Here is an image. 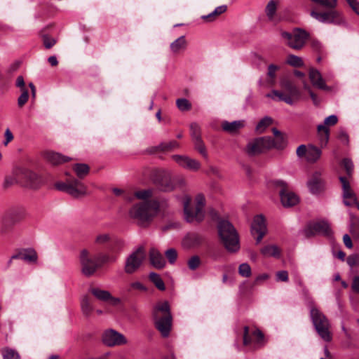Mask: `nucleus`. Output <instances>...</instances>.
I'll use <instances>...</instances> for the list:
<instances>
[{"mask_svg": "<svg viewBox=\"0 0 359 359\" xmlns=\"http://www.w3.org/2000/svg\"><path fill=\"white\" fill-rule=\"evenodd\" d=\"M160 203L157 200L135 203L128 210V216L140 226H146L157 216Z\"/></svg>", "mask_w": 359, "mask_h": 359, "instance_id": "nucleus-1", "label": "nucleus"}, {"mask_svg": "<svg viewBox=\"0 0 359 359\" xmlns=\"http://www.w3.org/2000/svg\"><path fill=\"white\" fill-rule=\"evenodd\" d=\"M280 86L283 91L273 90L266 97L275 101H283L290 105L294 104L300 99L301 93L292 81L283 79L280 81Z\"/></svg>", "mask_w": 359, "mask_h": 359, "instance_id": "nucleus-2", "label": "nucleus"}, {"mask_svg": "<svg viewBox=\"0 0 359 359\" xmlns=\"http://www.w3.org/2000/svg\"><path fill=\"white\" fill-rule=\"evenodd\" d=\"M219 238L226 248L231 253L236 252L240 249V242L238 233L228 220H221L217 225Z\"/></svg>", "mask_w": 359, "mask_h": 359, "instance_id": "nucleus-3", "label": "nucleus"}, {"mask_svg": "<svg viewBox=\"0 0 359 359\" xmlns=\"http://www.w3.org/2000/svg\"><path fill=\"white\" fill-rule=\"evenodd\" d=\"M153 317L156 329L163 337H167L170 334L172 320L168 302H158L154 309Z\"/></svg>", "mask_w": 359, "mask_h": 359, "instance_id": "nucleus-4", "label": "nucleus"}, {"mask_svg": "<svg viewBox=\"0 0 359 359\" xmlns=\"http://www.w3.org/2000/svg\"><path fill=\"white\" fill-rule=\"evenodd\" d=\"M191 198L185 196L183 198L184 218L188 222H201L204 218L203 208L205 206V197L202 194L196 196V206L194 209L189 207Z\"/></svg>", "mask_w": 359, "mask_h": 359, "instance_id": "nucleus-5", "label": "nucleus"}, {"mask_svg": "<svg viewBox=\"0 0 359 359\" xmlns=\"http://www.w3.org/2000/svg\"><path fill=\"white\" fill-rule=\"evenodd\" d=\"M310 316L319 336L325 341H330L332 340V334L330 331V324L326 316L314 306H311L310 308Z\"/></svg>", "mask_w": 359, "mask_h": 359, "instance_id": "nucleus-6", "label": "nucleus"}, {"mask_svg": "<svg viewBox=\"0 0 359 359\" xmlns=\"http://www.w3.org/2000/svg\"><path fill=\"white\" fill-rule=\"evenodd\" d=\"M81 272L86 277L93 276L100 269V264L95 257V254L91 253L87 249H83L79 254Z\"/></svg>", "mask_w": 359, "mask_h": 359, "instance_id": "nucleus-7", "label": "nucleus"}, {"mask_svg": "<svg viewBox=\"0 0 359 359\" xmlns=\"http://www.w3.org/2000/svg\"><path fill=\"white\" fill-rule=\"evenodd\" d=\"M273 185L279 189L280 201L284 207L289 208L297 205L299 198L298 196L290 190L289 186L283 180L273 181Z\"/></svg>", "mask_w": 359, "mask_h": 359, "instance_id": "nucleus-8", "label": "nucleus"}, {"mask_svg": "<svg viewBox=\"0 0 359 359\" xmlns=\"http://www.w3.org/2000/svg\"><path fill=\"white\" fill-rule=\"evenodd\" d=\"M282 37L287 41V44L295 50L302 49L309 38V34L301 29H295L292 32H282Z\"/></svg>", "mask_w": 359, "mask_h": 359, "instance_id": "nucleus-9", "label": "nucleus"}, {"mask_svg": "<svg viewBox=\"0 0 359 359\" xmlns=\"http://www.w3.org/2000/svg\"><path fill=\"white\" fill-rule=\"evenodd\" d=\"M146 258V253L143 247H139L130 254L126 259L124 271L127 274L135 273L142 266Z\"/></svg>", "mask_w": 359, "mask_h": 359, "instance_id": "nucleus-10", "label": "nucleus"}, {"mask_svg": "<svg viewBox=\"0 0 359 359\" xmlns=\"http://www.w3.org/2000/svg\"><path fill=\"white\" fill-rule=\"evenodd\" d=\"M306 237H311L316 234L331 236L332 230L330 224L325 220L309 223L304 229Z\"/></svg>", "mask_w": 359, "mask_h": 359, "instance_id": "nucleus-11", "label": "nucleus"}, {"mask_svg": "<svg viewBox=\"0 0 359 359\" xmlns=\"http://www.w3.org/2000/svg\"><path fill=\"white\" fill-rule=\"evenodd\" d=\"M269 141L266 137L255 138L248 143L245 152L250 156H257L269 149Z\"/></svg>", "mask_w": 359, "mask_h": 359, "instance_id": "nucleus-12", "label": "nucleus"}, {"mask_svg": "<svg viewBox=\"0 0 359 359\" xmlns=\"http://www.w3.org/2000/svg\"><path fill=\"white\" fill-rule=\"evenodd\" d=\"M311 15L323 23H332L335 25H341L344 22L341 13L335 10H331L327 12L318 13L314 11L311 12Z\"/></svg>", "mask_w": 359, "mask_h": 359, "instance_id": "nucleus-13", "label": "nucleus"}, {"mask_svg": "<svg viewBox=\"0 0 359 359\" xmlns=\"http://www.w3.org/2000/svg\"><path fill=\"white\" fill-rule=\"evenodd\" d=\"M102 341L109 347L126 344L128 342L123 334L112 329L102 333Z\"/></svg>", "mask_w": 359, "mask_h": 359, "instance_id": "nucleus-14", "label": "nucleus"}, {"mask_svg": "<svg viewBox=\"0 0 359 359\" xmlns=\"http://www.w3.org/2000/svg\"><path fill=\"white\" fill-rule=\"evenodd\" d=\"M266 226L265 219L262 215H257L255 217L251 225V233L253 236L257 234L256 237L257 243L261 242L262 239L266 233Z\"/></svg>", "mask_w": 359, "mask_h": 359, "instance_id": "nucleus-15", "label": "nucleus"}, {"mask_svg": "<svg viewBox=\"0 0 359 359\" xmlns=\"http://www.w3.org/2000/svg\"><path fill=\"white\" fill-rule=\"evenodd\" d=\"M339 180L342 185L344 203L346 206L353 205L357 202V198L351 189L348 181L344 177H340Z\"/></svg>", "mask_w": 359, "mask_h": 359, "instance_id": "nucleus-16", "label": "nucleus"}, {"mask_svg": "<svg viewBox=\"0 0 359 359\" xmlns=\"http://www.w3.org/2000/svg\"><path fill=\"white\" fill-rule=\"evenodd\" d=\"M172 159L184 168L196 171L200 169L201 163L198 161L191 158L187 156L173 155Z\"/></svg>", "mask_w": 359, "mask_h": 359, "instance_id": "nucleus-17", "label": "nucleus"}, {"mask_svg": "<svg viewBox=\"0 0 359 359\" xmlns=\"http://www.w3.org/2000/svg\"><path fill=\"white\" fill-rule=\"evenodd\" d=\"M68 194L75 198L83 196L88 194L87 187L76 179L69 180Z\"/></svg>", "mask_w": 359, "mask_h": 359, "instance_id": "nucleus-18", "label": "nucleus"}, {"mask_svg": "<svg viewBox=\"0 0 359 359\" xmlns=\"http://www.w3.org/2000/svg\"><path fill=\"white\" fill-rule=\"evenodd\" d=\"M309 76L312 85L314 87L325 90H330V88L326 85L320 72L316 69H310Z\"/></svg>", "mask_w": 359, "mask_h": 359, "instance_id": "nucleus-19", "label": "nucleus"}, {"mask_svg": "<svg viewBox=\"0 0 359 359\" xmlns=\"http://www.w3.org/2000/svg\"><path fill=\"white\" fill-rule=\"evenodd\" d=\"M90 291L97 299L103 302L109 301L111 305L115 306L120 302V299L118 298L112 297L109 292L107 290H101L97 287H93Z\"/></svg>", "mask_w": 359, "mask_h": 359, "instance_id": "nucleus-20", "label": "nucleus"}, {"mask_svg": "<svg viewBox=\"0 0 359 359\" xmlns=\"http://www.w3.org/2000/svg\"><path fill=\"white\" fill-rule=\"evenodd\" d=\"M263 337L264 335L259 330L255 329L250 333L248 326L244 327L243 344L245 346L249 345L252 341V340H255L256 342L259 343L263 339Z\"/></svg>", "mask_w": 359, "mask_h": 359, "instance_id": "nucleus-21", "label": "nucleus"}, {"mask_svg": "<svg viewBox=\"0 0 359 359\" xmlns=\"http://www.w3.org/2000/svg\"><path fill=\"white\" fill-rule=\"evenodd\" d=\"M149 260L151 264L158 269L164 268L166 264L162 254L154 248L150 249Z\"/></svg>", "mask_w": 359, "mask_h": 359, "instance_id": "nucleus-22", "label": "nucleus"}, {"mask_svg": "<svg viewBox=\"0 0 359 359\" xmlns=\"http://www.w3.org/2000/svg\"><path fill=\"white\" fill-rule=\"evenodd\" d=\"M43 157L48 162L55 165L69 161L70 160V158L67 156L51 151H45L43 153Z\"/></svg>", "mask_w": 359, "mask_h": 359, "instance_id": "nucleus-23", "label": "nucleus"}, {"mask_svg": "<svg viewBox=\"0 0 359 359\" xmlns=\"http://www.w3.org/2000/svg\"><path fill=\"white\" fill-rule=\"evenodd\" d=\"M203 242V238L195 233H188L182 241V245L185 248H192L199 246Z\"/></svg>", "mask_w": 359, "mask_h": 359, "instance_id": "nucleus-24", "label": "nucleus"}, {"mask_svg": "<svg viewBox=\"0 0 359 359\" xmlns=\"http://www.w3.org/2000/svg\"><path fill=\"white\" fill-rule=\"evenodd\" d=\"M320 176V173L316 172L312 179L308 182V187L311 192L314 194L320 193L324 188L323 182Z\"/></svg>", "mask_w": 359, "mask_h": 359, "instance_id": "nucleus-25", "label": "nucleus"}, {"mask_svg": "<svg viewBox=\"0 0 359 359\" xmlns=\"http://www.w3.org/2000/svg\"><path fill=\"white\" fill-rule=\"evenodd\" d=\"M126 243L124 240L118 238H115L111 240L108 247V250L111 255H116L118 259L119 254H121L123 252Z\"/></svg>", "mask_w": 359, "mask_h": 359, "instance_id": "nucleus-26", "label": "nucleus"}, {"mask_svg": "<svg viewBox=\"0 0 359 359\" xmlns=\"http://www.w3.org/2000/svg\"><path fill=\"white\" fill-rule=\"evenodd\" d=\"M266 139L269 141V148L271 149H276L278 150L284 149L287 144V137L283 134L280 136L276 137L274 139L269 136H266Z\"/></svg>", "mask_w": 359, "mask_h": 359, "instance_id": "nucleus-27", "label": "nucleus"}, {"mask_svg": "<svg viewBox=\"0 0 359 359\" xmlns=\"http://www.w3.org/2000/svg\"><path fill=\"white\" fill-rule=\"evenodd\" d=\"M160 189L163 191H172L175 189L172 177L168 172H165L163 177L158 183Z\"/></svg>", "mask_w": 359, "mask_h": 359, "instance_id": "nucleus-28", "label": "nucleus"}, {"mask_svg": "<svg viewBox=\"0 0 359 359\" xmlns=\"http://www.w3.org/2000/svg\"><path fill=\"white\" fill-rule=\"evenodd\" d=\"M262 255L266 257H273L279 258L281 250L276 245H267L263 247L260 250Z\"/></svg>", "mask_w": 359, "mask_h": 359, "instance_id": "nucleus-29", "label": "nucleus"}, {"mask_svg": "<svg viewBox=\"0 0 359 359\" xmlns=\"http://www.w3.org/2000/svg\"><path fill=\"white\" fill-rule=\"evenodd\" d=\"M187 46V42L185 36H181L170 43V48L173 53L177 54L180 52L185 50Z\"/></svg>", "mask_w": 359, "mask_h": 359, "instance_id": "nucleus-30", "label": "nucleus"}, {"mask_svg": "<svg viewBox=\"0 0 359 359\" xmlns=\"http://www.w3.org/2000/svg\"><path fill=\"white\" fill-rule=\"evenodd\" d=\"M20 259L28 262H36L37 260V254L34 250H29L25 252L18 253L11 257V259Z\"/></svg>", "mask_w": 359, "mask_h": 359, "instance_id": "nucleus-31", "label": "nucleus"}, {"mask_svg": "<svg viewBox=\"0 0 359 359\" xmlns=\"http://www.w3.org/2000/svg\"><path fill=\"white\" fill-rule=\"evenodd\" d=\"M244 126V121H234L232 122L224 121L222 124V129L229 133L237 132Z\"/></svg>", "mask_w": 359, "mask_h": 359, "instance_id": "nucleus-32", "label": "nucleus"}, {"mask_svg": "<svg viewBox=\"0 0 359 359\" xmlns=\"http://www.w3.org/2000/svg\"><path fill=\"white\" fill-rule=\"evenodd\" d=\"M318 136L320 147L323 148L325 147L330 137L328 128L324 125H319L318 126Z\"/></svg>", "mask_w": 359, "mask_h": 359, "instance_id": "nucleus-33", "label": "nucleus"}, {"mask_svg": "<svg viewBox=\"0 0 359 359\" xmlns=\"http://www.w3.org/2000/svg\"><path fill=\"white\" fill-rule=\"evenodd\" d=\"M95 257L100 264V268L107 263H115L117 261V256L115 255L99 253L95 254Z\"/></svg>", "mask_w": 359, "mask_h": 359, "instance_id": "nucleus-34", "label": "nucleus"}, {"mask_svg": "<svg viewBox=\"0 0 359 359\" xmlns=\"http://www.w3.org/2000/svg\"><path fill=\"white\" fill-rule=\"evenodd\" d=\"M321 153L320 148L309 145L306 158L309 162L314 163L320 158Z\"/></svg>", "mask_w": 359, "mask_h": 359, "instance_id": "nucleus-35", "label": "nucleus"}, {"mask_svg": "<svg viewBox=\"0 0 359 359\" xmlns=\"http://www.w3.org/2000/svg\"><path fill=\"white\" fill-rule=\"evenodd\" d=\"M81 308L83 314L86 317L90 316L93 311V306L87 295L82 297L81 300Z\"/></svg>", "mask_w": 359, "mask_h": 359, "instance_id": "nucleus-36", "label": "nucleus"}, {"mask_svg": "<svg viewBox=\"0 0 359 359\" xmlns=\"http://www.w3.org/2000/svg\"><path fill=\"white\" fill-rule=\"evenodd\" d=\"M227 7L226 5H222L217 7L212 13L206 15H203L202 19L208 22L215 20L219 15L226 12Z\"/></svg>", "mask_w": 359, "mask_h": 359, "instance_id": "nucleus-37", "label": "nucleus"}, {"mask_svg": "<svg viewBox=\"0 0 359 359\" xmlns=\"http://www.w3.org/2000/svg\"><path fill=\"white\" fill-rule=\"evenodd\" d=\"M73 170L77 177L82 179L89 173L90 168L85 163H76L74 165Z\"/></svg>", "mask_w": 359, "mask_h": 359, "instance_id": "nucleus-38", "label": "nucleus"}, {"mask_svg": "<svg viewBox=\"0 0 359 359\" xmlns=\"http://www.w3.org/2000/svg\"><path fill=\"white\" fill-rule=\"evenodd\" d=\"M2 359H21L20 353L15 349L5 347L1 349Z\"/></svg>", "mask_w": 359, "mask_h": 359, "instance_id": "nucleus-39", "label": "nucleus"}, {"mask_svg": "<svg viewBox=\"0 0 359 359\" xmlns=\"http://www.w3.org/2000/svg\"><path fill=\"white\" fill-rule=\"evenodd\" d=\"M273 123V119L269 116H264L257 123L255 130L259 133H263Z\"/></svg>", "mask_w": 359, "mask_h": 359, "instance_id": "nucleus-40", "label": "nucleus"}, {"mask_svg": "<svg viewBox=\"0 0 359 359\" xmlns=\"http://www.w3.org/2000/svg\"><path fill=\"white\" fill-rule=\"evenodd\" d=\"M190 135L193 142L202 140L201 128L196 123H192L190 125Z\"/></svg>", "mask_w": 359, "mask_h": 359, "instance_id": "nucleus-41", "label": "nucleus"}, {"mask_svg": "<svg viewBox=\"0 0 359 359\" xmlns=\"http://www.w3.org/2000/svg\"><path fill=\"white\" fill-rule=\"evenodd\" d=\"M149 279L160 290L163 291L165 289V284L161 276L156 273L151 272L149 273Z\"/></svg>", "mask_w": 359, "mask_h": 359, "instance_id": "nucleus-42", "label": "nucleus"}, {"mask_svg": "<svg viewBox=\"0 0 359 359\" xmlns=\"http://www.w3.org/2000/svg\"><path fill=\"white\" fill-rule=\"evenodd\" d=\"M1 222L3 225H6L7 223L14 225L17 222L15 219V212L11 210L6 211L1 216Z\"/></svg>", "mask_w": 359, "mask_h": 359, "instance_id": "nucleus-43", "label": "nucleus"}, {"mask_svg": "<svg viewBox=\"0 0 359 359\" xmlns=\"http://www.w3.org/2000/svg\"><path fill=\"white\" fill-rule=\"evenodd\" d=\"M153 191L150 189L136 191L134 193L135 197L143 201H149V199L152 196Z\"/></svg>", "mask_w": 359, "mask_h": 359, "instance_id": "nucleus-44", "label": "nucleus"}, {"mask_svg": "<svg viewBox=\"0 0 359 359\" xmlns=\"http://www.w3.org/2000/svg\"><path fill=\"white\" fill-rule=\"evenodd\" d=\"M201 264V258L198 255L191 257L187 261V266L191 271L196 270Z\"/></svg>", "mask_w": 359, "mask_h": 359, "instance_id": "nucleus-45", "label": "nucleus"}, {"mask_svg": "<svg viewBox=\"0 0 359 359\" xmlns=\"http://www.w3.org/2000/svg\"><path fill=\"white\" fill-rule=\"evenodd\" d=\"M196 150L205 158L208 159V154L204 142L202 140L194 142Z\"/></svg>", "mask_w": 359, "mask_h": 359, "instance_id": "nucleus-46", "label": "nucleus"}, {"mask_svg": "<svg viewBox=\"0 0 359 359\" xmlns=\"http://www.w3.org/2000/svg\"><path fill=\"white\" fill-rule=\"evenodd\" d=\"M287 63L295 67H299L304 65V62L300 57L294 55H290L287 59Z\"/></svg>", "mask_w": 359, "mask_h": 359, "instance_id": "nucleus-47", "label": "nucleus"}, {"mask_svg": "<svg viewBox=\"0 0 359 359\" xmlns=\"http://www.w3.org/2000/svg\"><path fill=\"white\" fill-rule=\"evenodd\" d=\"M111 240V236L109 233H100L95 236V243L98 245H102L107 243H110Z\"/></svg>", "mask_w": 359, "mask_h": 359, "instance_id": "nucleus-48", "label": "nucleus"}, {"mask_svg": "<svg viewBox=\"0 0 359 359\" xmlns=\"http://www.w3.org/2000/svg\"><path fill=\"white\" fill-rule=\"evenodd\" d=\"M277 6L276 2L273 0L270 1L265 9L266 14L269 20H272L273 18Z\"/></svg>", "mask_w": 359, "mask_h": 359, "instance_id": "nucleus-49", "label": "nucleus"}, {"mask_svg": "<svg viewBox=\"0 0 359 359\" xmlns=\"http://www.w3.org/2000/svg\"><path fill=\"white\" fill-rule=\"evenodd\" d=\"M238 273L245 278H248L252 274L251 267L248 263H243L238 267Z\"/></svg>", "mask_w": 359, "mask_h": 359, "instance_id": "nucleus-50", "label": "nucleus"}, {"mask_svg": "<svg viewBox=\"0 0 359 359\" xmlns=\"http://www.w3.org/2000/svg\"><path fill=\"white\" fill-rule=\"evenodd\" d=\"M176 104L180 111H187L189 110L191 107V103L188 100L185 98L177 99L176 101Z\"/></svg>", "mask_w": 359, "mask_h": 359, "instance_id": "nucleus-51", "label": "nucleus"}, {"mask_svg": "<svg viewBox=\"0 0 359 359\" xmlns=\"http://www.w3.org/2000/svg\"><path fill=\"white\" fill-rule=\"evenodd\" d=\"M165 255L170 264H173L177 258V252L174 248H169L165 252Z\"/></svg>", "mask_w": 359, "mask_h": 359, "instance_id": "nucleus-52", "label": "nucleus"}, {"mask_svg": "<svg viewBox=\"0 0 359 359\" xmlns=\"http://www.w3.org/2000/svg\"><path fill=\"white\" fill-rule=\"evenodd\" d=\"M161 150L170 151L179 147V144L177 141L172 140L169 142H163L159 145Z\"/></svg>", "mask_w": 359, "mask_h": 359, "instance_id": "nucleus-53", "label": "nucleus"}, {"mask_svg": "<svg viewBox=\"0 0 359 359\" xmlns=\"http://www.w3.org/2000/svg\"><path fill=\"white\" fill-rule=\"evenodd\" d=\"M303 84H304V89L306 90L309 93L313 103L315 104H318L319 103V100L318 98V96L313 92V90H311L309 85L305 81H303Z\"/></svg>", "mask_w": 359, "mask_h": 359, "instance_id": "nucleus-54", "label": "nucleus"}, {"mask_svg": "<svg viewBox=\"0 0 359 359\" xmlns=\"http://www.w3.org/2000/svg\"><path fill=\"white\" fill-rule=\"evenodd\" d=\"M343 166L348 176H351L353 170V162L348 158H344L342 161Z\"/></svg>", "mask_w": 359, "mask_h": 359, "instance_id": "nucleus-55", "label": "nucleus"}, {"mask_svg": "<svg viewBox=\"0 0 359 359\" xmlns=\"http://www.w3.org/2000/svg\"><path fill=\"white\" fill-rule=\"evenodd\" d=\"M29 97L28 91L27 89H22V93L18 99V104L19 107H22L27 102Z\"/></svg>", "mask_w": 359, "mask_h": 359, "instance_id": "nucleus-56", "label": "nucleus"}, {"mask_svg": "<svg viewBox=\"0 0 359 359\" xmlns=\"http://www.w3.org/2000/svg\"><path fill=\"white\" fill-rule=\"evenodd\" d=\"M346 262L351 267L359 265V255L353 254L348 256L346 259Z\"/></svg>", "mask_w": 359, "mask_h": 359, "instance_id": "nucleus-57", "label": "nucleus"}, {"mask_svg": "<svg viewBox=\"0 0 359 359\" xmlns=\"http://www.w3.org/2000/svg\"><path fill=\"white\" fill-rule=\"evenodd\" d=\"M173 184H175V189L181 188L185 186L186 181L182 176H175L172 177Z\"/></svg>", "mask_w": 359, "mask_h": 359, "instance_id": "nucleus-58", "label": "nucleus"}, {"mask_svg": "<svg viewBox=\"0 0 359 359\" xmlns=\"http://www.w3.org/2000/svg\"><path fill=\"white\" fill-rule=\"evenodd\" d=\"M43 41L44 46L47 49L52 48L56 43V40L55 39L50 38L48 36H43Z\"/></svg>", "mask_w": 359, "mask_h": 359, "instance_id": "nucleus-59", "label": "nucleus"}, {"mask_svg": "<svg viewBox=\"0 0 359 359\" xmlns=\"http://www.w3.org/2000/svg\"><path fill=\"white\" fill-rule=\"evenodd\" d=\"M277 281L287 282L288 280V273L287 271H279L276 274Z\"/></svg>", "mask_w": 359, "mask_h": 359, "instance_id": "nucleus-60", "label": "nucleus"}, {"mask_svg": "<svg viewBox=\"0 0 359 359\" xmlns=\"http://www.w3.org/2000/svg\"><path fill=\"white\" fill-rule=\"evenodd\" d=\"M352 10L359 15V1L358 0H346Z\"/></svg>", "mask_w": 359, "mask_h": 359, "instance_id": "nucleus-61", "label": "nucleus"}, {"mask_svg": "<svg viewBox=\"0 0 359 359\" xmlns=\"http://www.w3.org/2000/svg\"><path fill=\"white\" fill-rule=\"evenodd\" d=\"M5 140L4 141V145L6 146L9 142L13 140V135L9 128H6L4 133Z\"/></svg>", "mask_w": 359, "mask_h": 359, "instance_id": "nucleus-62", "label": "nucleus"}, {"mask_svg": "<svg viewBox=\"0 0 359 359\" xmlns=\"http://www.w3.org/2000/svg\"><path fill=\"white\" fill-rule=\"evenodd\" d=\"M338 118L335 115H330L324 120V126H334L337 123Z\"/></svg>", "mask_w": 359, "mask_h": 359, "instance_id": "nucleus-63", "label": "nucleus"}, {"mask_svg": "<svg viewBox=\"0 0 359 359\" xmlns=\"http://www.w3.org/2000/svg\"><path fill=\"white\" fill-rule=\"evenodd\" d=\"M351 288L355 292L359 293V276H356L353 278Z\"/></svg>", "mask_w": 359, "mask_h": 359, "instance_id": "nucleus-64", "label": "nucleus"}]
</instances>
